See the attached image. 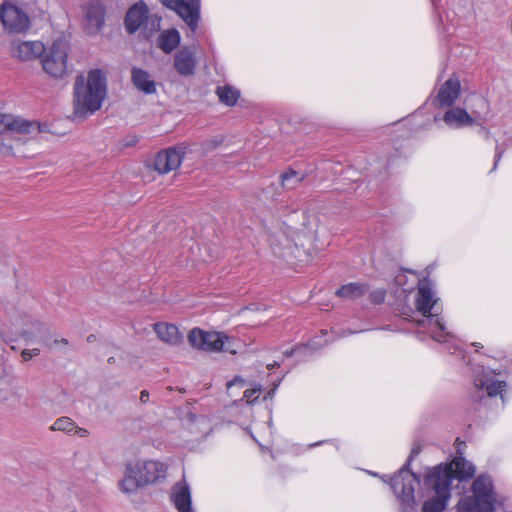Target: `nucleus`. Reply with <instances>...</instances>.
Segmentation results:
<instances>
[{
  "label": "nucleus",
  "instance_id": "obj_42",
  "mask_svg": "<svg viewBox=\"0 0 512 512\" xmlns=\"http://www.w3.org/2000/svg\"><path fill=\"white\" fill-rule=\"evenodd\" d=\"M293 353H294V349H291V350H287V351H285V352H284V355H285L286 357H291V356L293 355Z\"/></svg>",
  "mask_w": 512,
  "mask_h": 512
},
{
  "label": "nucleus",
  "instance_id": "obj_44",
  "mask_svg": "<svg viewBox=\"0 0 512 512\" xmlns=\"http://www.w3.org/2000/svg\"><path fill=\"white\" fill-rule=\"evenodd\" d=\"M39 124H40V126H41V131H40L39 133H41V132H43V131H44L43 127H46V124H43V126H42V124H41V123H39ZM34 132L38 133L36 130H34ZM31 133H33V131H32Z\"/></svg>",
  "mask_w": 512,
  "mask_h": 512
},
{
  "label": "nucleus",
  "instance_id": "obj_28",
  "mask_svg": "<svg viewBox=\"0 0 512 512\" xmlns=\"http://www.w3.org/2000/svg\"><path fill=\"white\" fill-rule=\"evenodd\" d=\"M216 93L219 97L220 102L224 103L227 106H234L240 97L239 91L228 85L218 87Z\"/></svg>",
  "mask_w": 512,
  "mask_h": 512
},
{
  "label": "nucleus",
  "instance_id": "obj_10",
  "mask_svg": "<svg viewBox=\"0 0 512 512\" xmlns=\"http://www.w3.org/2000/svg\"><path fill=\"white\" fill-rule=\"evenodd\" d=\"M84 30L88 35L98 34L104 24L105 7L99 0L90 1L84 8Z\"/></svg>",
  "mask_w": 512,
  "mask_h": 512
},
{
  "label": "nucleus",
  "instance_id": "obj_20",
  "mask_svg": "<svg viewBox=\"0 0 512 512\" xmlns=\"http://www.w3.org/2000/svg\"><path fill=\"white\" fill-rule=\"evenodd\" d=\"M131 80L133 85L145 94L156 92L155 82L151 79L150 74L141 68L134 67L131 70Z\"/></svg>",
  "mask_w": 512,
  "mask_h": 512
},
{
  "label": "nucleus",
  "instance_id": "obj_45",
  "mask_svg": "<svg viewBox=\"0 0 512 512\" xmlns=\"http://www.w3.org/2000/svg\"><path fill=\"white\" fill-rule=\"evenodd\" d=\"M108 362H109V363H114V362H115L114 357H110V358L108 359Z\"/></svg>",
  "mask_w": 512,
  "mask_h": 512
},
{
  "label": "nucleus",
  "instance_id": "obj_32",
  "mask_svg": "<svg viewBox=\"0 0 512 512\" xmlns=\"http://www.w3.org/2000/svg\"><path fill=\"white\" fill-rule=\"evenodd\" d=\"M261 391V387L258 386L256 388L247 389L244 392V398L247 400L248 403H253L257 398Z\"/></svg>",
  "mask_w": 512,
  "mask_h": 512
},
{
  "label": "nucleus",
  "instance_id": "obj_31",
  "mask_svg": "<svg viewBox=\"0 0 512 512\" xmlns=\"http://www.w3.org/2000/svg\"><path fill=\"white\" fill-rule=\"evenodd\" d=\"M386 296V292L382 289L375 290L370 293L369 299L373 304H381L384 302Z\"/></svg>",
  "mask_w": 512,
  "mask_h": 512
},
{
  "label": "nucleus",
  "instance_id": "obj_2",
  "mask_svg": "<svg viewBox=\"0 0 512 512\" xmlns=\"http://www.w3.org/2000/svg\"><path fill=\"white\" fill-rule=\"evenodd\" d=\"M420 451V446H414L406 463L390 478V486L400 503L401 512H416L417 502L414 492L415 487L420 485V477L410 470V466Z\"/></svg>",
  "mask_w": 512,
  "mask_h": 512
},
{
  "label": "nucleus",
  "instance_id": "obj_1",
  "mask_svg": "<svg viewBox=\"0 0 512 512\" xmlns=\"http://www.w3.org/2000/svg\"><path fill=\"white\" fill-rule=\"evenodd\" d=\"M106 92V77L100 69L91 70L86 82L82 75L77 76L73 93L75 117L83 119L99 110Z\"/></svg>",
  "mask_w": 512,
  "mask_h": 512
},
{
  "label": "nucleus",
  "instance_id": "obj_41",
  "mask_svg": "<svg viewBox=\"0 0 512 512\" xmlns=\"http://www.w3.org/2000/svg\"><path fill=\"white\" fill-rule=\"evenodd\" d=\"M54 342H55L56 344H57V343H61V344H65V345H67V344H68V340H67V339H65V338H62L61 340H55Z\"/></svg>",
  "mask_w": 512,
  "mask_h": 512
},
{
  "label": "nucleus",
  "instance_id": "obj_24",
  "mask_svg": "<svg viewBox=\"0 0 512 512\" xmlns=\"http://www.w3.org/2000/svg\"><path fill=\"white\" fill-rule=\"evenodd\" d=\"M450 464L453 470V479L458 478L461 481L470 479L476 472L475 466L471 462L466 461L463 457H456Z\"/></svg>",
  "mask_w": 512,
  "mask_h": 512
},
{
  "label": "nucleus",
  "instance_id": "obj_14",
  "mask_svg": "<svg viewBox=\"0 0 512 512\" xmlns=\"http://www.w3.org/2000/svg\"><path fill=\"white\" fill-rule=\"evenodd\" d=\"M148 7L143 1L132 5L126 12L124 18L125 29L129 34H134L147 19Z\"/></svg>",
  "mask_w": 512,
  "mask_h": 512
},
{
  "label": "nucleus",
  "instance_id": "obj_12",
  "mask_svg": "<svg viewBox=\"0 0 512 512\" xmlns=\"http://www.w3.org/2000/svg\"><path fill=\"white\" fill-rule=\"evenodd\" d=\"M36 130L41 131L39 122L26 121L21 118L14 117L12 115L0 113V134L7 132H16L19 134H30V132Z\"/></svg>",
  "mask_w": 512,
  "mask_h": 512
},
{
  "label": "nucleus",
  "instance_id": "obj_23",
  "mask_svg": "<svg viewBox=\"0 0 512 512\" xmlns=\"http://www.w3.org/2000/svg\"><path fill=\"white\" fill-rule=\"evenodd\" d=\"M473 496L470 498L494 497L493 483L488 475H479L472 484Z\"/></svg>",
  "mask_w": 512,
  "mask_h": 512
},
{
  "label": "nucleus",
  "instance_id": "obj_34",
  "mask_svg": "<svg viewBox=\"0 0 512 512\" xmlns=\"http://www.w3.org/2000/svg\"><path fill=\"white\" fill-rule=\"evenodd\" d=\"M0 153L4 156H10L13 154L12 146L4 142L3 139L0 138Z\"/></svg>",
  "mask_w": 512,
  "mask_h": 512
},
{
  "label": "nucleus",
  "instance_id": "obj_47",
  "mask_svg": "<svg viewBox=\"0 0 512 512\" xmlns=\"http://www.w3.org/2000/svg\"><path fill=\"white\" fill-rule=\"evenodd\" d=\"M92 337H93V335L88 336V337H87V340H88L89 342H90V341H93V338H92Z\"/></svg>",
  "mask_w": 512,
  "mask_h": 512
},
{
  "label": "nucleus",
  "instance_id": "obj_17",
  "mask_svg": "<svg viewBox=\"0 0 512 512\" xmlns=\"http://www.w3.org/2000/svg\"><path fill=\"white\" fill-rule=\"evenodd\" d=\"M195 67V55L189 48H183L174 55V68L181 76H192Z\"/></svg>",
  "mask_w": 512,
  "mask_h": 512
},
{
  "label": "nucleus",
  "instance_id": "obj_26",
  "mask_svg": "<svg viewBox=\"0 0 512 512\" xmlns=\"http://www.w3.org/2000/svg\"><path fill=\"white\" fill-rule=\"evenodd\" d=\"M368 291V286L361 283H348L342 285L337 291L336 295L348 299H357L362 297Z\"/></svg>",
  "mask_w": 512,
  "mask_h": 512
},
{
  "label": "nucleus",
  "instance_id": "obj_21",
  "mask_svg": "<svg viewBox=\"0 0 512 512\" xmlns=\"http://www.w3.org/2000/svg\"><path fill=\"white\" fill-rule=\"evenodd\" d=\"M154 331L162 341L171 345L179 344L183 338L182 334L179 332L178 327L174 324L162 322L155 323Z\"/></svg>",
  "mask_w": 512,
  "mask_h": 512
},
{
  "label": "nucleus",
  "instance_id": "obj_29",
  "mask_svg": "<svg viewBox=\"0 0 512 512\" xmlns=\"http://www.w3.org/2000/svg\"><path fill=\"white\" fill-rule=\"evenodd\" d=\"M52 431H63L70 433L76 429L75 422L68 417L58 418L50 427Z\"/></svg>",
  "mask_w": 512,
  "mask_h": 512
},
{
  "label": "nucleus",
  "instance_id": "obj_6",
  "mask_svg": "<svg viewBox=\"0 0 512 512\" xmlns=\"http://www.w3.org/2000/svg\"><path fill=\"white\" fill-rule=\"evenodd\" d=\"M191 346L209 352L226 351L235 353L227 345L229 337L220 332H206L200 328H193L188 334Z\"/></svg>",
  "mask_w": 512,
  "mask_h": 512
},
{
  "label": "nucleus",
  "instance_id": "obj_4",
  "mask_svg": "<svg viewBox=\"0 0 512 512\" xmlns=\"http://www.w3.org/2000/svg\"><path fill=\"white\" fill-rule=\"evenodd\" d=\"M165 477V467L158 461H138L128 463L124 477L119 482V489L126 494H132L139 488L157 482Z\"/></svg>",
  "mask_w": 512,
  "mask_h": 512
},
{
  "label": "nucleus",
  "instance_id": "obj_35",
  "mask_svg": "<svg viewBox=\"0 0 512 512\" xmlns=\"http://www.w3.org/2000/svg\"><path fill=\"white\" fill-rule=\"evenodd\" d=\"M179 3H180V0H164L163 1V4L165 5V7L169 8L171 10H174V11H176Z\"/></svg>",
  "mask_w": 512,
  "mask_h": 512
},
{
  "label": "nucleus",
  "instance_id": "obj_37",
  "mask_svg": "<svg viewBox=\"0 0 512 512\" xmlns=\"http://www.w3.org/2000/svg\"><path fill=\"white\" fill-rule=\"evenodd\" d=\"M149 401V392L147 390H142L140 393V402L145 404Z\"/></svg>",
  "mask_w": 512,
  "mask_h": 512
},
{
  "label": "nucleus",
  "instance_id": "obj_22",
  "mask_svg": "<svg viewBox=\"0 0 512 512\" xmlns=\"http://www.w3.org/2000/svg\"><path fill=\"white\" fill-rule=\"evenodd\" d=\"M443 120L449 126L462 127L473 124L472 117L461 108H452L445 112Z\"/></svg>",
  "mask_w": 512,
  "mask_h": 512
},
{
  "label": "nucleus",
  "instance_id": "obj_7",
  "mask_svg": "<svg viewBox=\"0 0 512 512\" xmlns=\"http://www.w3.org/2000/svg\"><path fill=\"white\" fill-rule=\"evenodd\" d=\"M415 305L424 317H427L430 322H434L441 332L439 336H435L437 341H441L444 336L445 326L439 318L441 310L437 307V299H434L430 287L426 284H421L418 287Z\"/></svg>",
  "mask_w": 512,
  "mask_h": 512
},
{
  "label": "nucleus",
  "instance_id": "obj_16",
  "mask_svg": "<svg viewBox=\"0 0 512 512\" xmlns=\"http://www.w3.org/2000/svg\"><path fill=\"white\" fill-rule=\"evenodd\" d=\"M189 26L192 32H195L199 20V3L197 0H180L175 11Z\"/></svg>",
  "mask_w": 512,
  "mask_h": 512
},
{
  "label": "nucleus",
  "instance_id": "obj_46",
  "mask_svg": "<svg viewBox=\"0 0 512 512\" xmlns=\"http://www.w3.org/2000/svg\"><path fill=\"white\" fill-rule=\"evenodd\" d=\"M92 337H93V335L88 336V337H87V340H88L89 342H90V341H93V338H92Z\"/></svg>",
  "mask_w": 512,
  "mask_h": 512
},
{
  "label": "nucleus",
  "instance_id": "obj_8",
  "mask_svg": "<svg viewBox=\"0 0 512 512\" xmlns=\"http://www.w3.org/2000/svg\"><path fill=\"white\" fill-rule=\"evenodd\" d=\"M0 21L10 33H23L30 27L28 15L10 3H3L0 6Z\"/></svg>",
  "mask_w": 512,
  "mask_h": 512
},
{
  "label": "nucleus",
  "instance_id": "obj_30",
  "mask_svg": "<svg viewBox=\"0 0 512 512\" xmlns=\"http://www.w3.org/2000/svg\"><path fill=\"white\" fill-rule=\"evenodd\" d=\"M222 142H223L222 137H215V138L207 139L203 142L202 148L204 149V151L210 152V151L216 149L217 147H219L222 144Z\"/></svg>",
  "mask_w": 512,
  "mask_h": 512
},
{
  "label": "nucleus",
  "instance_id": "obj_3",
  "mask_svg": "<svg viewBox=\"0 0 512 512\" xmlns=\"http://www.w3.org/2000/svg\"><path fill=\"white\" fill-rule=\"evenodd\" d=\"M453 476L451 464H439L429 469L423 479V485L425 488L433 490L436 496L424 502L422 512H442L445 510L450 497Z\"/></svg>",
  "mask_w": 512,
  "mask_h": 512
},
{
  "label": "nucleus",
  "instance_id": "obj_27",
  "mask_svg": "<svg viewBox=\"0 0 512 512\" xmlns=\"http://www.w3.org/2000/svg\"><path fill=\"white\" fill-rule=\"evenodd\" d=\"M306 177L307 174L305 173L300 175L297 171L289 169L280 175V183L283 189L292 190L304 181Z\"/></svg>",
  "mask_w": 512,
  "mask_h": 512
},
{
  "label": "nucleus",
  "instance_id": "obj_18",
  "mask_svg": "<svg viewBox=\"0 0 512 512\" xmlns=\"http://www.w3.org/2000/svg\"><path fill=\"white\" fill-rule=\"evenodd\" d=\"M494 497L464 498L459 502L460 512H495Z\"/></svg>",
  "mask_w": 512,
  "mask_h": 512
},
{
  "label": "nucleus",
  "instance_id": "obj_11",
  "mask_svg": "<svg viewBox=\"0 0 512 512\" xmlns=\"http://www.w3.org/2000/svg\"><path fill=\"white\" fill-rule=\"evenodd\" d=\"M185 152L181 147L169 148L157 153L154 159V168L161 174L177 169Z\"/></svg>",
  "mask_w": 512,
  "mask_h": 512
},
{
  "label": "nucleus",
  "instance_id": "obj_25",
  "mask_svg": "<svg viewBox=\"0 0 512 512\" xmlns=\"http://www.w3.org/2000/svg\"><path fill=\"white\" fill-rule=\"evenodd\" d=\"M179 43L180 34L176 29H170L162 32L157 39L158 47L167 54L175 50Z\"/></svg>",
  "mask_w": 512,
  "mask_h": 512
},
{
  "label": "nucleus",
  "instance_id": "obj_38",
  "mask_svg": "<svg viewBox=\"0 0 512 512\" xmlns=\"http://www.w3.org/2000/svg\"><path fill=\"white\" fill-rule=\"evenodd\" d=\"M501 156H502V153H501V152H498V153L496 154V156H495V162H494V166H493L492 171H494V170L496 169V167H497V165H498V163H499V161H500Z\"/></svg>",
  "mask_w": 512,
  "mask_h": 512
},
{
  "label": "nucleus",
  "instance_id": "obj_36",
  "mask_svg": "<svg viewBox=\"0 0 512 512\" xmlns=\"http://www.w3.org/2000/svg\"><path fill=\"white\" fill-rule=\"evenodd\" d=\"M138 140H139V139H138V137H137V136H131V137H128V138L125 140V142H124L123 146H124V147H131V146H134V145H136V144L138 143Z\"/></svg>",
  "mask_w": 512,
  "mask_h": 512
},
{
  "label": "nucleus",
  "instance_id": "obj_40",
  "mask_svg": "<svg viewBox=\"0 0 512 512\" xmlns=\"http://www.w3.org/2000/svg\"><path fill=\"white\" fill-rule=\"evenodd\" d=\"M277 388V385L274 386L273 389H271L268 393H267V397L269 398H272L274 396V393H275V390Z\"/></svg>",
  "mask_w": 512,
  "mask_h": 512
},
{
  "label": "nucleus",
  "instance_id": "obj_13",
  "mask_svg": "<svg viewBox=\"0 0 512 512\" xmlns=\"http://www.w3.org/2000/svg\"><path fill=\"white\" fill-rule=\"evenodd\" d=\"M506 387L505 381L498 380H481L480 384H475L473 391L471 392V399L474 402L481 403L486 398L495 397L501 395L502 391Z\"/></svg>",
  "mask_w": 512,
  "mask_h": 512
},
{
  "label": "nucleus",
  "instance_id": "obj_48",
  "mask_svg": "<svg viewBox=\"0 0 512 512\" xmlns=\"http://www.w3.org/2000/svg\"><path fill=\"white\" fill-rule=\"evenodd\" d=\"M78 432H79V433H85V432H86V430H84L83 428H80Z\"/></svg>",
  "mask_w": 512,
  "mask_h": 512
},
{
  "label": "nucleus",
  "instance_id": "obj_15",
  "mask_svg": "<svg viewBox=\"0 0 512 512\" xmlns=\"http://www.w3.org/2000/svg\"><path fill=\"white\" fill-rule=\"evenodd\" d=\"M460 93V82L457 78H449L440 87L435 98L438 107H450L454 104Z\"/></svg>",
  "mask_w": 512,
  "mask_h": 512
},
{
  "label": "nucleus",
  "instance_id": "obj_39",
  "mask_svg": "<svg viewBox=\"0 0 512 512\" xmlns=\"http://www.w3.org/2000/svg\"><path fill=\"white\" fill-rule=\"evenodd\" d=\"M278 367H280V363L276 362V361H274L273 363L267 365V369H269V370H273V369L278 368Z\"/></svg>",
  "mask_w": 512,
  "mask_h": 512
},
{
  "label": "nucleus",
  "instance_id": "obj_5",
  "mask_svg": "<svg viewBox=\"0 0 512 512\" xmlns=\"http://www.w3.org/2000/svg\"><path fill=\"white\" fill-rule=\"evenodd\" d=\"M68 42L57 39L51 47L43 53L41 60L43 70L54 78H61L67 72Z\"/></svg>",
  "mask_w": 512,
  "mask_h": 512
},
{
  "label": "nucleus",
  "instance_id": "obj_43",
  "mask_svg": "<svg viewBox=\"0 0 512 512\" xmlns=\"http://www.w3.org/2000/svg\"><path fill=\"white\" fill-rule=\"evenodd\" d=\"M239 381H241V382H242L243 380H242V379H240L239 377H235L233 381H231V382H229V383L227 384V386H228V387H230V386L232 385V383H234V382H239Z\"/></svg>",
  "mask_w": 512,
  "mask_h": 512
},
{
  "label": "nucleus",
  "instance_id": "obj_19",
  "mask_svg": "<svg viewBox=\"0 0 512 512\" xmlns=\"http://www.w3.org/2000/svg\"><path fill=\"white\" fill-rule=\"evenodd\" d=\"M172 500L179 512H192L190 488L184 480L174 485Z\"/></svg>",
  "mask_w": 512,
  "mask_h": 512
},
{
  "label": "nucleus",
  "instance_id": "obj_33",
  "mask_svg": "<svg viewBox=\"0 0 512 512\" xmlns=\"http://www.w3.org/2000/svg\"><path fill=\"white\" fill-rule=\"evenodd\" d=\"M40 349L34 348V349H25L22 351L21 356L25 361L30 360L32 357L39 355Z\"/></svg>",
  "mask_w": 512,
  "mask_h": 512
},
{
  "label": "nucleus",
  "instance_id": "obj_9",
  "mask_svg": "<svg viewBox=\"0 0 512 512\" xmlns=\"http://www.w3.org/2000/svg\"><path fill=\"white\" fill-rule=\"evenodd\" d=\"M9 51L13 59L28 62L42 56L45 52V46L40 41L14 39L10 42Z\"/></svg>",
  "mask_w": 512,
  "mask_h": 512
}]
</instances>
